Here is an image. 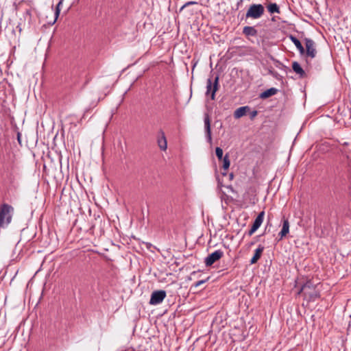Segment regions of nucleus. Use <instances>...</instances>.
Wrapping results in <instances>:
<instances>
[{
    "instance_id": "bb28decb",
    "label": "nucleus",
    "mask_w": 351,
    "mask_h": 351,
    "mask_svg": "<svg viewBox=\"0 0 351 351\" xmlns=\"http://www.w3.org/2000/svg\"><path fill=\"white\" fill-rule=\"evenodd\" d=\"M256 231V230H253V228H251V229L248 231L247 234L249 236H252Z\"/></svg>"
},
{
    "instance_id": "a211bd4d",
    "label": "nucleus",
    "mask_w": 351,
    "mask_h": 351,
    "mask_svg": "<svg viewBox=\"0 0 351 351\" xmlns=\"http://www.w3.org/2000/svg\"><path fill=\"white\" fill-rule=\"evenodd\" d=\"M267 8L268 12L271 14L280 13V8L276 3H270Z\"/></svg>"
},
{
    "instance_id": "cd10ccee",
    "label": "nucleus",
    "mask_w": 351,
    "mask_h": 351,
    "mask_svg": "<svg viewBox=\"0 0 351 351\" xmlns=\"http://www.w3.org/2000/svg\"><path fill=\"white\" fill-rule=\"evenodd\" d=\"M21 134L20 132H18L17 134V141L19 142V144L21 143Z\"/></svg>"
},
{
    "instance_id": "dca6fc26",
    "label": "nucleus",
    "mask_w": 351,
    "mask_h": 351,
    "mask_svg": "<svg viewBox=\"0 0 351 351\" xmlns=\"http://www.w3.org/2000/svg\"><path fill=\"white\" fill-rule=\"evenodd\" d=\"M249 110L250 107L247 106L240 107L234 111V117L235 119H239L243 116L245 115L246 112Z\"/></svg>"
},
{
    "instance_id": "7c9ffc66",
    "label": "nucleus",
    "mask_w": 351,
    "mask_h": 351,
    "mask_svg": "<svg viewBox=\"0 0 351 351\" xmlns=\"http://www.w3.org/2000/svg\"><path fill=\"white\" fill-rule=\"evenodd\" d=\"M97 103H98V101L94 102V103L93 104V107L96 106H97Z\"/></svg>"
},
{
    "instance_id": "ddd939ff",
    "label": "nucleus",
    "mask_w": 351,
    "mask_h": 351,
    "mask_svg": "<svg viewBox=\"0 0 351 351\" xmlns=\"http://www.w3.org/2000/svg\"><path fill=\"white\" fill-rule=\"evenodd\" d=\"M243 34L246 37L256 36L258 34V31L253 26H245L243 29Z\"/></svg>"
},
{
    "instance_id": "7ed1b4c3",
    "label": "nucleus",
    "mask_w": 351,
    "mask_h": 351,
    "mask_svg": "<svg viewBox=\"0 0 351 351\" xmlns=\"http://www.w3.org/2000/svg\"><path fill=\"white\" fill-rule=\"evenodd\" d=\"M265 12V8L262 4H252L250 6L245 14V19H260Z\"/></svg>"
},
{
    "instance_id": "f257e3e1",
    "label": "nucleus",
    "mask_w": 351,
    "mask_h": 351,
    "mask_svg": "<svg viewBox=\"0 0 351 351\" xmlns=\"http://www.w3.org/2000/svg\"><path fill=\"white\" fill-rule=\"evenodd\" d=\"M295 267L300 275L306 278V282L301 285L298 293H303L305 299L308 302L315 301L320 297L319 291L317 289L319 283L314 284L311 278L313 279L317 274H308L307 273L314 269L315 265H295Z\"/></svg>"
},
{
    "instance_id": "423d86ee",
    "label": "nucleus",
    "mask_w": 351,
    "mask_h": 351,
    "mask_svg": "<svg viewBox=\"0 0 351 351\" xmlns=\"http://www.w3.org/2000/svg\"><path fill=\"white\" fill-rule=\"evenodd\" d=\"M306 45V54L308 57L314 58L316 56L317 51L315 49V43L311 38L304 39Z\"/></svg>"
},
{
    "instance_id": "4be33fe9",
    "label": "nucleus",
    "mask_w": 351,
    "mask_h": 351,
    "mask_svg": "<svg viewBox=\"0 0 351 351\" xmlns=\"http://www.w3.org/2000/svg\"><path fill=\"white\" fill-rule=\"evenodd\" d=\"M215 154L217 157V158L219 160H221L222 158H223V150L221 147H216L215 149Z\"/></svg>"
},
{
    "instance_id": "4468645a",
    "label": "nucleus",
    "mask_w": 351,
    "mask_h": 351,
    "mask_svg": "<svg viewBox=\"0 0 351 351\" xmlns=\"http://www.w3.org/2000/svg\"><path fill=\"white\" fill-rule=\"evenodd\" d=\"M289 232V222L288 219H283L282 228L281 231L279 232L278 236L280 237L279 239H282L285 237Z\"/></svg>"
},
{
    "instance_id": "2f4dec72",
    "label": "nucleus",
    "mask_w": 351,
    "mask_h": 351,
    "mask_svg": "<svg viewBox=\"0 0 351 351\" xmlns=\"http://www.w3.org/2000/svg\"><path fill=\"white\" fill-rule=\"evenodd\" d=\"M48 260L47 257H45V259L43 261L42 263H44L45 261Z\"/></svg>"
},
{
    "instance_id": "c756f323",
    "label": "nucleus",
    "mask_w": 351,
    "mask_h": 351,
    "mask_svg": "<svg viewBox=\"0 0 351 351\" xmlns=\"http://www.w3.org/2000/svg\"><path fill=\"white\" fill-rule=\"evenodd\" d=\"M243 2V0H239L237 3V6H239V5H241Z\"/></svg>"
},
{
    "instance_id": "0eeeda50",
    "label": "nucleus",
    "mask_w": 351,
    "mask_h": 351,
    "mask_svg": "<svg viewBox=\"0 0 351 351\" xmlns=\"http://www.w3.org/2000/svg\"><path fill=\"white\" fill-rule=\"evenodd\" d=\"M223 254V253L221 250H216L204 258V263H214L219 261L222 257Z\"/></svg>"
},
{
    "instance_id": "6ab92c4d",
    "label": "nucleus",
    "mask_w": 351,
    "mask_h": 351,
    "mask_svg": "<svg viewBox=\"0 0 351 351\" xmlns=\"http://www.w3.org/2000/svg\"><path fill=\"white\" fill-rule=\"evenodd\" d=\"M210 277H207L205 279H202V280H198L195 282H194L191 287V289L193 290V289H195L196 288H197L198 287H199L200 285L204 284L206 282H207L208 280Z\"/></svg>"
},
{
    "instance_id": "f03ea898",
    "label": "nucleus",
    "mask_w": 351,
    "mask_h": 351,
    "mask_svg": "<svg viewBox=\"0 0 351 351\" xmlns=\"http://www.w3.org/2000/svg\"><path fill=\"white\" fill-rule=\"evenodd\" d=\"M14 208L12 206L3 204L0 209V227H4L11 222Z\"/></svg>"
},
{
    "instance_id": "c85d7f7f",
    "label": "nucleus",
    "mask_w": 351,
    "mask_h": 351,
    "mask_svg": "<svg viewBox=\"0 0 351 351\" xmlns=\"http://www.w3.org/2000/svg\"><path fill=\"white\" fill-rule=\"evenodd\" d=\"M233 178H234V175H233V173H230V174H229V178H230V180H232V179H233Z\"/></svg>"
},
{
    "instance_id": "aec40b11",
    "label": "nucleus",
    "mask_w": 351,
    "mask_h": 351,
    "mask_svg": "<svg viewBox=\"0 0 351 351\" xmlns=\"http://www.w3.org/2000/svg\"><path fill=\"white\" fill-rule=\"evenodd\" d=\"M223 160V168L224 170H227L230 165V161L229 159L228 154H226L223 158H222Z\"/></svg>"
},
{
    "instance_id": "5701e85b",
    "label": "nucleus",
    "mask_w": 351,
    "mask_h": 351,
    "mask_svg": "<svg viewBox=\"0 0 351 351\" xmlns=\"http://www.w3.org/2000/svg\"><path fill=\"white\" fill-rule=\"evenodd\" d=\"M269 73L271 74L274 77H275L277 80H279L280 78V74L274 71L273 69H269Z\"/></svg>"
},
{
    "instance_id": "473e14b6",
    "label": "nucleus",
    "mask_w": 351,
    "mask_h": 351,
    "mask_svg": "<svg viewBox=\"0 0 351 351\" xmlns=\"http://www.w3.org/2000/svg\"><path fill=\"white\" fill-rule=\"evenodd\" d=\"M90 110V108H87V109H86V110H85V113H86V112H88Z\"/></svg>"
},
{
    "instance_id": "393cba45",
    "label": "nucleus",
    "mask_w": 351,
    "mask_h": 351,
    "mask_svg": "<svg viewBox=\"0 0 351 351\" xmlns=\"http://www.w3.org/2000/svg\"><path fill=\"white\" fill-rule=\"evenodd\" d=\"M187 260H188L187 263H190L192 262H197L196 257L193 256V255H191L190 256H189L187 258Z\"/></svg>"
},
{
    "instance_id": "72a5a7b5",
    "label": "nucleus",
    "mask_w": 351,
    "mask_h": 351,
    "mask_svg": "<svg viewBox=\"0 0 351 351\" xmlns=\"http://www.w3.org/2000/svg\"><path fill=\"white\" fill-rule=\"evenodd\" d=\"M222 175L224 176H226V172H223L222 173Z\"/></svg>"
},
{
    "instance_id": "2eb2a0df",
    "label": "nucleus",
    "mask_w": 351,
    "mask_h": 351,
    "mask_svg": "<svg viewBox=\"0 0 351 351\" xmlns=\"http://www.w3.org/2000/svg\"><path fill=\"white\" fill-rule=\"evenodd\" d=\"M289 39L291 40V42L295 45L296 48L299 51L301 55L304 54L305 53V49L304 47L302 46L301 42L294 36L290 35Z\"/></svg>"
},
{
    "instance_id": "f3484780",
    "label": "nucleus",
    "mask_w": 351,
    "mask_h": 351,
    "mask_svg": "<svg viewBox=\"0 0 351 351\" xmlns=\"http://www.w3.org/2000/svg\"><path fill=\"white\" fill-rule=\"evenodd\" d=\"M292 69L294 72L299 75L300 77L302 78L305 77L306 73L298 62H293Z\"/></svg>"
},
{
    "instance_id": "1a4fd4ad",
    "label": "nucleus",
    "mask_w": 351,
    "mask_h": 351,
    "mask_svg": "<svg viewBox=\"0 0 351 351\" xmlns=\"http://www.w3.org/2000/svg\"><path fill=\"white\" fill-rule=\"evenodd\" d=\"M204 128L206 134L207 140L209 143L212 141L211 130H210V120L208 114H206L204 117Z\"/></svg>"
},
{
    "instance_id": "b1692460",
    "label": "nucleus",
    "mask_w": 351,
    "mask_h": 351,
    "mask_svg": "<svg viewBox=\"0 0 351 351\" xmlns=\"http://www.w3.org/2000/svg\"><path fill=\"white\" fill-rule=\"evenodd\" d=\"M195 4H197V2L196 1H188L186 2V3H184L180 8V10L179 12H181L185 8L189 6V5H195Z\"/></svg>"
},
{
    "instance_id": "6e6552de",
    "label": "nucleus",
    "mask_w": 351,
    "mask_h": 351,
    "mask_svg": "<svg viewBox=\"0 0 351 351\" xmlns=\"http://www.w3.org/2000/svg\"><path fill=\"white\" fill-rule=\"evenodd\" d=\"M157 143L161 150L165 151L167 149V141L165 132L162 130H160L158 132Z\"/></svg>"
},
{
    "instance_id": "20e7f679",
    "label": "nucleus",
    "mask_w": 351,
    "mask_h": 351,
    "mask_svg": "<svg viewBox=\"0 0 351 351\" xmlns=\"http://www.w3.org/2000/svg\"><path fill=\"white\" fill-rule=\"evenodd\" d=\"M219 75H216L213 80L211 78H208L207 80L206 95H210V99L212 100L215 99V93L218 90L219 86Z\"/></svg>"
},
{
    "instance_id": "39448f33",
    "label": "nucleus",
    "mask_w": 351,
    "mask_h": 351,
    "mask_svg": "<svg viewBox=\"0 0 351 351\" xmlns=\"http://www.w3.org/2000/svg\"><path fill=\"white\" fill-rule=\"evenodd\" d=\"M166 291L164 290L154 291L151 295L149 304L151 305L159 304L164 300V299L166 298Z\"/></svg>"
},
{
    "instance_id": "412c9836",
    "label": "nucleus",
    "mask_w": 351,
    "mask_h": 351,
    "mask_svg": "<svg viewBox=\"0 0 351 351\" xmlns=\"http://www.w3.org/2000/svg\"><path fill=\"white\" fill-rule=\"evenodd\" d=\"M62 1H63V0H60L56 6V12H55V19H54L52 24H53L56 21V20L60 14V6L62 3Z\"/></svg>"
},
{
    "instance_id": "a878e982",
    "label": "nucleus",
    "mask_w": 351,
    "mask_h": 351,
    "mask_svg": "<svg viewBox=\"0 0 351 351\" xmlns=\"http://www.w3.org/2000/svg\"><path fill=\"white\" fill-rule=\"evenodd\" d=\"M258 112L256 110H253L252 112H250V119H253L256 115H257Z\"/></svg>"
},
{
    "instance_id": "9d476101",
    "label": "nucleus",
    "mask_w": 351,
    "mask_h": 351,
    "mask_svg": "<svg viewBox=\"0 0 351 351\" xmlns=\"http://www.w3.org/2000/svg\"><path fill=\"white\" fill-rule=\"evenodd\" d=\"M265 247L262 245H259L255 250L254 254L250 260V263H256L258 260L261 258Z\"/></svg>"
},
{
    "instance_id": "f8f14e48",
    "label": "nucleus",
    "mask_w": 351,
    "mask_h": 351,
    "mask_svg": "<svg viewBox=\"0 0 351 351\" xmlns=\"http://www.w3.org/2000/svg\"><path fill=\"white\" fill-rule=\"evenodd\" d=\"M278 91V90L277 88L272 87L261 93L259 97L262 99H265L276 95Z\"/></svg>"
},
{
    "instance_id": "9b49d317",
    "label": "nucleus",
    "mask_w": 351,
    "mask_h": 351,
    "mask_svg": "<svg viewBox=\"0 0 351 351\" xmlns=\"http://www.w3.org/2000/svg\"><path fill=\"white\" fill-rule=\"evenodd\" d=\"M265 216V212L262 211L261 212L256 218L255 219L254 221L253 222V224L252 226V228H253V230H257L260 226H261Z\"/></svg>"
}]
</instances>
